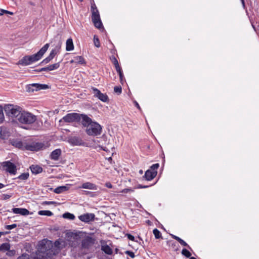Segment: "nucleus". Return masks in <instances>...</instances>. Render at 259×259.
Masks as SVG:
<instances>
[{
	"mask_svg": "<svg viewBox=\"0 0 259 259\" xmlns=\"http://www.w3.org/2000/svg\"><path fill=\"white\" fill-rule=\"evenodd\" d=\"M61 242L59 240H56L54 243L52 241L47 239H44L38 244V246L42 250L46 252L51 258L57 254L61 249Z\"/></svg>",
	"mask_w": 259,
	"mask_h": 259,
	"instance_id": "nucleus-1",
	"label": "nucleus"
},
{
	"mask_svg": "<svg viewBox=\"0 0 259 259\" xmlns=\"http://www.w3.org/2000/svg\"><path fill=\"white\" fill-rule=\"evenodd\" d=\"M49 44H45L36 54L32 55H26L18 62V64L27 66L39 60L48 50Z\"/></svg>",
	"mask_w": 259,
	"mask_h": 259,
	"instance_id": "nucleus-2",
	"label": "nucleus"
},
{
	"mask_svg": "<svg viewBox=\"0 0 259 259\" xmlns=\"http://www.w3.org/2000/svg\"><path fill=\"white\" fill-rule=\"evenodd\" d=\"M22 109L21 107L13 104H6L4 107L6 115L15 121H17Z\"/></svg>",
	"mask_w": 259,
	"mask_h": 259,
	"instance_id": "nucleus-3",
	"label": "nucleus"
},
{
	"mask_svg": "<svg viewBox=\"0 0 259 259\" xmlns=\"http://www.w3.org/2000/svg\"><path fill=\"white\" fill-rule=\"evenodd\" d=\"M17 121L20 123L25 124H30L34 123L36 120V116L31 113L25 110H22L20 115L18 116Z\"/></svg>",
	"mask_w": 259,
	"mask_h": 259,
	"instance_id": "nucleus-4",
	"label": "nucleus"
},
{
	"mask_svg": "<svg viewBox=\"0 0 259 259\" xmlns=\"http://www.w3.org/2000/svg\"><path fill=\"white\" fill-rule=\"evenodd\" d=\"M80 114L76 112L67 113L59 121V125L63 126L65 123L80 122Z\"/></svg>",
	"mask_w": 259,
	"mask_h": 259,
	"instance_id": "nucleus-5",
	"label": "nucleus"
},
{
	"mask_svg": "<svg viewBox=\"0 0 259 259\" xmlns=\"http://www.w3.org/2000/svg\"><path fill=\"white\" fill-rule=\"evenodd\" d=\"M102 132V126L96 121H94L85 130L88 135L94 137L100 135Z\"/></svg>",
	"mask_w": 259,
	"mask_h": 259,
	"instance_id": "nucleus-6",
	"label": "nucleus"
},
{
	"mask_svg": "<svg viewBox=\"0 0 259 259\" xmlns=\"http://www.w3.org/2000/svg\"><path fill=\"white\" fill-rule=\"evenodd\" d=\"M45 142H35L25 143V150L31 151H39L47 148Z\"/></svg>",
	"mask_w": 259,
	"mask_h": 259,
	"instance_id": "nucleus-7",
	"label": "nucleus"
},
{
	"mask_svg": "<svg viewBox=\"0 0 259 259\" xmlns=\"http://www.w3.org/2000/svg\"><path fill=\"white\" fill-rule=\"evenodd\" d=\"M1 166L4 170L9 173L10 175H15L17 174V166L11 161H6L1 163Z\"/></svg>",
	"mask_w": 259,
	"mask_h": 259,
	"instance_id": "nucleus-8",
	"label": "nucleus"
},
{
	"mask_svg": "<svg viewBox=\"0 0 259 259\" xmlns=\"http://www.w3.org/2000/svg\"><path fill=\"white\" fill-rule=\"evenodd\" d=\"M50 88V87L48 84L37 83L30 84L26 86V90L29 92H33L34 91L44 90L49 89Z\"/></svg>",
	"mask_w": 259,
	"mask_h": 259,
	"instance_id": "nucleus-9",
	"label": "nucleus"
},
{
	"mask_svg": "<svg viewBox=\"0 0 259 259\" xmlns=\"http://www.w3.org/2000/svg\"><path fill=\"white\" fill-rule=\"evenodd\" d=\"M93 94L94 97L97 98L103 102H107L109 101V98L106 94H103L98 89L93 87Z\"/></svg>",
	"mask_w": 259,
	"mask_h": 259,
	"instance_id": "nucleus-10",
	"label": "nucleus"
},
{
	"mask_svg": "<svg viewBox=\"0 0 259 259\" xmlns=\"http://www.w3.org/2000/svg\"><path fill=\"white\" fill-rule=\"evenodd\" d=\"M68 142L72 146H83L85 142L79 137L71 136L68 138Z\"/></svg>",
	"mask_w": 259,
	"mask_h": 259,
	"instance_id": "nucleus-11",
	"label": "nucleus"
},
{
	"mask_svg": "<svg viewBox=\"0 0 259 259\" xmlns=\"http://www.w3.org/2000/svg\"><path fill=\"white\" fill-rule=\"evenodd\" d=\"M95 215L93 213H86L78 216L79 220L85 223H89L95 220Z\"/></svg>",
	"mask_w": 259,
	"mask_h": 259,
	"instance_id": "nucleus-12",
	"label": "nucleus"
},
{
	"mask_svg": "<svg viewBox=\"0 0 259 259\" xmlns=\"http://www.w3.org/2000/svg\"><path fill=\"white\" fill-rule=\"evenodd\" d=\"M94 17H92V20L94 24V26L98 29L103 31L105 30L102 22L101 21L100 15H95L93 14Z\"/></svg>",
	"mask_w": 259,
	"mask_h": 259,
	"instance_id": "nucleus-13",
	"label": "nucleus"
},
{
	"mask_svg": "<svg viewBox=\"0 0 259 259\" xmlns=\"http://www.w3.org/2000/svg\"><path fill=\"white\" fill-rule=\"evenodd\" d=\"M79 119L80 121L81 119V124L84 127H88L94 122L90 117L84 114H80Z\"/></svg>",
	"mask_w": 259,
	"mask_h": 259,
	"instance_id": "nucleus-14",
	"label": "nucleus"
},
{
	"mask_svg": "<svg viewBox=\"0 0 259 259\" xmlns=\"http://www.w3.org/2000/svg\"><path fill=\"white\" fill-rule=\"evenodd\" d=\"M31 259H51L49 257L48 255L46 254V252L40 249V247L38 246L36 254L33 256H31Z\"/></svg>",
	"mask_w": 259,
	"mask_h": 259,
	"instance_id": "nucleus-15",
	"label": "nucleus"
},
{
	"mask_svg": "<svg viewBox=\"0 0 259 259\" xmlns=\"http://www.w3.org/2000/svg\"><path fill=\"white\" fill-rule=\"evenodd\" d=\"M95 242V239L90 236H86L81 241V245L84 248H88Z\"/></svg>",
	"mask_w": 259,
	"mask_h": 259,
	"instance_id": "nucleus-16",
	"label": "nucleus"
},
{
	"mask_svg": "<svg viewBox=\"0 0 259 259\" xmlns=\"http://www.w3.org/2000/svg\"><path fill=\"white\" fill-rule=\"evenodd\" d=\"M157 174V171H151V169H148L145 171L143 178L145 180L150 181L153 180L156 176Z\"/></svg>",
	"mask_w": 259,
	"mask_h": 259,
	"instance_id": "nucleus-17",
	"label": "nucleus"
},
{
	"mask_svg": "<svg viewBox=\"0 0 259 259\" xmlns=\"http://www.w3.org/2000/svg\"><path fill=\"white\" fill-rule=\"evenodd\" d=\"M56 54V51L55 50H52L50 52L49 55L44 59L42 61H41L38 65H44L49 63L55 56Z\"/></svg>",
	"mask_w": 259,
	"mask_h": 259,
	"instance_id": "nucleus-18",
	"label": "nucleus"
},
{
	"mask_svg": "<svg viewBox=\"0 0 259 259\" xmlns=\"http://www.w3.org/2000/svg\"><path fill=\"white\" fill-rule=\"evenodd\" d=\"M12 211L15 214H19L22 215H27L30 214L29 211L25 208H13Z\"/></svg>",
	"mask_w": 259,
	"mask_h": 259,
	"instance_id": "nucleus-19",
	"label": "nucleus"
},
{
	"mask_svg": "<svg viewBox=\"0 0 259 259\" xmlns=\"http://www.w3.org/2000/svg\"><path fill=\"white\" fill-rule=\"evenodd\" d=\"M61 154V150L60 149H56L53 150L50 156L52 160H58Z\"/></svg>",
	"mask_w": 259,
	"mask_h": 259,
	"instance_id": "nucleus-20",
	"label": "nucleus"
},
{
	"mask_svg": "<svg viewBox=\"0 0 259 259\" xmlns=\"http://www.w3.org/2000/svg\"><path fill=\"white\" fill-rule=\"evenodd\" d=\"M29 168L31 172L34 175H37L42 172L43 169L42 167L38 165H31L30 166Z\"/></svg>",
	"mask_w": 259,
	"mask_h": 259,
	"instance_id": "nucleus-21",
	"label": "nucleus"
},
{
	"mask_svg": "<svg viewBox=\"0 0 259 259\" xmlns=\"http://www.w3.org/2000/svg\"><path fill=\"white\" fill-rule=\"evenodd\" d=\"M80 188H83V189L93 190H97L98 187L95 184H93V183H92L90 182H86V183H83L81 185V186H80Z\"/></svg>",
	"mask_w": 259,
	"mask_h": 259,
	"instance_id": "nucleus-22",
	"label": "nucleus"
},
{
	"mask_svg": "<svg viewBox=\"0 0 259 259\" xmlns=\"http://www.w3.org/2000/svg\"><path fill=\"white\" fill-rule=\"evenodd\" d=\"M29 177V172H24L21 174L18 177L15 178V180H18L16 182L18 184L20 183L21 181H25L28 179Z\"/></svg>",
	"mask_w": 259,
	"mask_h": 259,
	"instance_id": "nucleus-23",
	"label": "nucleus"
},
{
	"mask_svg": "<svg viewBox=\"0 0 259 259\" xmlns=\"http://www.w3.org/2000/svg\"><path fill=\"white\" fill-rule=\"evenodd\" d=\"M70 63H76L79 64H85L86 62L84 58L81 56H77L74 57V59L70 61Z\"/></svg>",
	"mask_w": 259,
	"mask_h": 259,
	"instance_id": "nucleus-24",
	"label": "nucleus"
},
{
	"mask_svg": "<svg viewBox=\"0 0 259 259\" xmlns=\"http://www.w3.org/2000/svg\"><path fill=\"white\" fill-rule=\"evenodd\" d=\"M12 145L20 149L25 150V143L21 141L16 140L12 143Z\"/></svg>",
	"mask_w": 259,
	"mask_h": 259,
	"instance_id": "nucleus-25",
	"label": "nucleus"
},
{
	"mask_svg": "<svg viewBox=\"0 0 259 259\" xmlns=\"http://www.w3.org/2000/svg\"><path fill=\"white\" fill-rule=\"evenodd\" d=\"M69 188V187L67 186H61L54 189L53 191L56 194H60L63 192L68 190Z\"/></svg>",
	"mask_w": 259,
	"mask_h": 259,
	"instance_id": "nucleus-26",
	"label": "nucleus"
},
{
	"mask_svg": "<svg viewBox=\"0 0 259 259\" xmlns=\"http://www.w3.org/2000/svg\"><path fill=\"white\" fill-rule=\"evenodd\" d=\"M74 45L72 39L70 37L67 39L66 42V50L71 51L74 49Z\"/></svg>",
	"mask_w": 259,
	"mask_h": 259,
	"instance_id": "nucleus-27",
	"label": "nucleus"
},
{
	"mask_svg": "<svg viewBox=\"0 0 259 259\" xmlns=\"http://www.w3.org/2000/svg\"><path fill=\"white\" fill-rule=\"evenodd\" d=\"M101 250L108 255L112 254L113 250L107 244L102 245L101 246Z\"/></svg>",
	"mask_w": 259,
	"mask_h": 259,
	"instance_id": "nucleus-28",
	"label": "nucleus"
},
{
	"mask_svg": "<svg viewBox=\"0 0 259 259\" xmlns=\"http://www.w3.org/2000/svg\"><path fill=\"white\" fill-rule=\"evenodd\" d=\"M61 62V61L47 66L46 68L47 69V72L55 70L58 69L60 66Z\"/></svg>",
	"mask_w": 259,
	"mask_h": 259,
	"instance_id": "nucleus-29",
	"label": "nucleus"
},
{
	"mask_svg": "<svg viewBox=\"0 0 259 259\" xmlns=\"http://www.w3.org/2000/svg\"><path fill=\"white\" fill-rule=\"evenodd\" d=\"M167 244L171 246L175 251H177L179 249V245L172 240H168L167 241Z\"/></svg>",
	"mask_w": 259,
	"mask_h": 259,
	"instance_id": "nucleus-30",
	"label": "nucleus"
},
{
	"mask_svg": "<svg viewBox=\"0 0 259 259\" xmlns=\"http://www.w3.org/2000/svg\"><path fill=\"white\" fill-rule=\"evenodd\" d=\"M38 214L40 215H46L48 217H51L53 215V213L51 211L48 210H39L38 212Z\"/></svg>",
	"mask_w": 259,
	"mask_h": 259,
	"instance_id": "nucleus-31",
	"label": "nucleus"
},
{
	"mask_svg": "<svg viewBox=\"0 0 259 259\" xmlns=\"http://www.w3.org/2000/svg\"><path fill=\"white\" fill-rule=\"evenodd\" d=\"M63 217L69 220H73L75 218V215L73 213L68 212H66L63 213Z\"/></svg>",
	"mask_w": 259,
	"mask_h": 259,
	"instance_id": "nucleus-32",
	"label": "nucleus"
},
{
	"mask_svg": "<svg viewBox=\"0 0 259 259\" xmlns=\"http://www.w3.org/2000/svg\"><path fill=\"white\" fill-rule=\"evenodd\" d=\"M10 243H4L0 246V251H7L10 249Z\"/></svg>",
	"mask_w": 259,
	"mask_h": 259,
	"instance_id": "nucleus-33",
	"label": "nucleus"
},
{
	"mask_svg": "<svg viewBox=\"0 0 259 259\" xmlns=\"http://www.w3.org/2000/svg\"><path fill=\"white\" fill-rule=\"evenodd\" d=\"M91 11L92 12V17H94L93 14H94L95 15H100L96 5H92V6H91Z\"/></svg>",
	"mask_w": 259,
	"mask_h": 259,
	"instance_id": "nucleus-34",
	"label": "nucleus"
},
{
	"mask_svg": "<svg viewBox=\"0 0 259 259\" xmlns=\"http://www.w3.org/2000/svg\"><path fill=\"white\" fill-rule=\"evenodd\" d=\"M153 233L156 239L162 238L161 232L157 228L153 229Z\"/></svg>",
	"mask_w": 259,
	"mask_h": 259,
	"instance_id": "nucleus-35",
	"label": "nucleus"
},
{
	"mask_svg": "<svg viewBox=\"0 0 259 259\" xmlns=\"http://www.w3.org/2000/svg\"><path fill=\"white\" fill-rule=\"evenodd\" d=\"M182 254L187 258H190L191 256V252L187 249L183 248L182 250Z\"/></svg>",
	"mask_w": 259,
	"mask_h": 259,
	"instance_id": "nucleus-36",
	"label": "nucleus"
},
{
	"mask_svg": "<svg viewBox=\"0 0 259 259\" xmlns=\"http://www.w3.org/2000/svg\"><path fill=\"white\" fill-rule=\"evenodd\" d=\"M94 43L95 46L97 48L100 47L101 45H100V40H99V39L98 36L96 35H94Z\"/></svg>",
	"mask_w": 259,
	"mask_h": 259,
	"instance_id": "nucleus-37",
	"label": "nucleus"
},
{
	"mask_svg": "<svg viewBox=\"0 0 259 259\" xmlns=\"http://www.w3.org/2000/svg\"><path fill=\"white\" fill-rule=\"evenodd\" d=\"M17 259H31V256L26 253H23L19 256Z\"/></svg>",
	"mask_w": 259,
	"mask_h": 259,
	"instance_id": "nucleus-38",
	"label": "nucleus"
},
{
	"mask_svg": "<svg viewBox=\"0 0 259 259\" xmlns=\"http://www.w3.org/2000/svg\"><path fill=\"white\" fill-rule=\"evenodd\" d=\"M4 108L0 105V123H2L4 120V115L3 113Z\"/></svg>",
	"mask_w": 259,
	"mask_h": 259,
	"instance_id": "nucleus-39",
	"label": "nucleus"
},
{
	"mask_svg": "<svg viewBox=\"0 0 259 259\" xmlns=\"http://www.w3.org/2000/svg\"><path fill=\"white\" fill-rule=\"evenodd\" d=\"M114 91L115 93H117L118 95H119L122 92V88L120 85L115 86L114 88Z\"/></svg>",
	"mask_w": 259,
	"mask_h": 259,
	"instance_id": "nucleus-40",
	"label": "nucleus"
},
{
	"mask_svg": "<svg viewBox=\"0 0 259 259\" xmlns=\"http://www.w3.org/2000/svg\"><path fill=\"white\" fill-rule=\"evenodd\" d=\"M159 167V164L158 163L152 164L149 169H151V171H157V169Z\"/></svg>",
	"mask_w": 259,
	"mask_h": 259,
	"instance_id": "nucleus-41",
	"label": "nucleus"
},
{
	"mask_svg": "<svg viewBox=\"0 0 259 259\" xmlns=\"http://www.w3.org/2000/svg\"><path fill=\"white\" fill-rule=\"evenodd\" d=\"M179 242L181 244V245L187 247L189 249L192 250L191 247L184 240L181 238L179 240Z\"/></svg>",
	"mask_w": 259,
	"mask_h": 259,
	"instance_id": "nucleus-42",
	"label": "nucleus"
},
{
	"mask_svg": "<svg viewBox=\"0 0 259 259\" xmlns=\"http://www.w3.org/2000/svg\"><path fill=\"white\" fill-rule=\"evenodd\" d=\"M7 251L8 252L6 253V254L9 256H13L15 255L16 252L15 249L10 250V249L7 250Z\"/></svg>",
	"mask_w": 259,
	"mask_h": 259,
	"instance_id": "nucleus-43",
	"label": "nucleus"
},
{
	"mask_svg": "<svg viewBox=\"0 0 259 259\" xmlns=\"http://www.w3.org/2000/svg\"><path fill=\"white\" fill-rule=\"evenodd\" d=\"M16 227H17L16 224H13L12 225H6L5 226V228L6 229L10 230L15 228Z\"/></svg>",
	"mask_w": 259,
	"mask_h": 259,
	"instance_id": "nucleus-44",
	"label": "nucleus"
},
{
	"mask_svg": "<svg viewBox=\"0 0 259 259\" xmlns=\"http://www.w3.org/2000/svg\"><path fill=\"white\" fill-rule=\"evenodd\" d=\"M125 253L128 255H129L132 258H134L135 257V253L133 251L131 250H126L125 251Z\"/></svg>",
	"mask_w": 259,
	"mask_h": 259,
	"instance_id": "nucleus-45",
	"label": "nucleus"
},
{
	"mask_svg": "<svg viewBox=\"0 0 259 259\" xmlns=\"http://www.w3.org/2000/svg\"><path fill=\"white\" fill-rule=\"evenodd\" d=\"M57 204V202L56 201H43L41 203L42 205H50V204Z\"/></svg>",
	"mask_w": 259,
	"mask_h": 259,
	"instance_id": "nucleus-46",
	"label": "nucleus"
},
{
	"mask_svg": "<svg viewBox=\"0 0 259 259\" xmlns=\"http://www.w3.org/2000/svg\"><path fill=\"white\" fill-rule=\"evenodd\" d=\"M115 67L116 71L118 72V74H120L123 73L122 69L120 67L119 64L115 66Z\"/></svg>",
	"mask_w": 259,
	"mask_h": 259,
	"instance_id": "nucleus-47",
	"label": "nucleus"
},
{
	"mask_svg": "<svg viewBox=\"0 0 259 259\" xmlns=\"http://www.w3.org/2000/svg\"><path fill=\"white\" fill-rule=\"evenodd\" d=\"M125 236H126L129 240L133 241H135V238L133 235L127 233L126 234H125Z\"/></svg>",
	"mask_w": 259,
	"mask_h": 259,
	"instance_id": "nucleus-48",
	"label": "nucleus"
},
{
	"mask_svg": "<svg viewBox=\"0 0 259 259\" xmlns=\"http://www.w3.org/2000/svg\"><path fill=\"white\" fill-rule=\"evenodd\" d=\"M111 59H112V62L114 64V66H116V65H117L119 64L118 60L114 56H112Z\"/></svg>",
	"mask_w": 259,
	"mask_h": 259,
	"instance_id": "nucleus-49",
	"label": "nucleus"
},
{
	"mask_svg": "<svg viewBox=\"0 0 259 259\" xmlns=\"http://www.w3.org/2000/svg\"><path fill=\"white\" fill-rule=\"evenodd\" d=\"M34 72H39L41 71H47V69L46 68V67L41 68L40 69H36L33 70Z\"/></svg>",
	"mask_w": 259,
	"mask_h": 259,
	"instance_id": "nucleus-50",
	"label": "nucleus"
},
{
	"mask_svg": "<svg viewBox=\"0 0 259 259\" xmlns=\"http://www.w3.org/2000/svg\"><path fill=\"white\" fill-rule=\"evenodd\" d=\"M82 194H85L86 195H89L91 197H93L94 196L93 192H91V191H83V192Z\"/></svg>",
	"mask_w": 259,
	"mask_h": 259,
	"instance_id": "nucleus-51",
	"label": "nucleus"
},
{
	"mask_svg": "<svg viewBox=\"0 0 259 259\" xmlns=\"http://www.w3.org/2000/svg\"><path fill=\"white\" fill-rule=\"evenodd\" d=\"M11 197V195L9 194H2V198L3 200H7Z\"/></svg>",
	"mask_w": 259,
	"mask_h": 259,
	"instance_id": "nucleus-52",
	"label": "nucleus"
},
{
	"mask_svg": "<svg viewBox=\"0 0 259 259\" xmlns=\"http://www.w3.org/2000/svg\"><path fill=\"white\" fill-rule=\"evenodd\" d=\"M0 11L3 12V13H5V14H10L11 15H14L13 12L8 11V10H4V9H0Z\"/></svg>",
	"mask_w": 259,
	"mask_h": 259,
	"instance_id": "nucleus-53",
	"label": "nucleus"
},
{
	"mask_svg": "<svg viewBox=\"0 0 259 259\" xmlns=\"http://www.w3.org/2000/svg\"><path fill=\"white\" fill-rule=\"evenodd\" d=\"M133 191H134L131 188H125L122 191V192L124 193H127Z\"/></svg>",
	"mask_w": 259,
	"mask_h": 259,
	"instance_id": "nucleus-54",
	"label": "nucleus"
},
{
	"mask_svg": "<svg viewBox=\"0 0 259 259\" xmlns=\"http://www.w3.org/2000/svg\"><path fill=\"white\" fill-rule=\"evenodd\" d=\"M119 79L120 83L123 84V81H124V75L123 73L119 74Z\"/></svg>",
	"mask_w": 259,
	"mask_h": 259,
	"instance_id": "nucleus-55",
	"label": "nucleus"
},
{
	"mask_svg": "<svg viewBox=\"0 0 259 259\" xmlns=\"http://www.w3.org/2000/svg\"><path fill=\"white\" fill-rule=\"evenodd\" d=\"M149 187V186L143 185H141V184H139L137 186V188H138V189L147 188H148Z\"/></svg>",
	"mask_w": 259,
	"mask_h": 259,
	"instance_id": "nucleus-56",
	"label": "nucleus"
},
{
	"mask_svg": "<svg viewBox=\"0 0 259 259\" xmlns=\"http://www.w3.org/2000/svg\"><path fill=\"white\" fill-rule=\"evenodd\" d=\"M170 236L171 237L176 240L177 241H178V242L179 241V240L181 239V238H180L179 237L177 236H176L175 235H173V234H170Z\"/></svg>",
	"mask_w": 259,
	"mask_h": 259,
	"instance_id": "nucleus-57",
	"label": "nucleus"
},
{
	"mask_svg": "<svg viewBox=\"0 0 259 259\" xmlns=\"http://www.w3.org/2000/svg\"><path fill=\"white\" fill-rule=\"evenodd\" d=\"M9 233H10V231L0 232V237L2 235H7V234H8Z\"/></svg>",
	"mask_w": 259,
	"mask_h": 259,
	"instance_id": "nucleus-58",
	"label": "nucleus"
},
{
	"mask_svg": "<svg viewBox=\"0 0 259 259\" xmlns=\"http://www.w3.org/2000/svg\"><path fill=\"white\" fill-rule=\"evenodd\" d=\"M105 185L108 188H110L111 189V188H112V187H113L112 185L110 182L106 183Z\"/></svg>",
	"mask_w": 259,
	"mask_h": 259,
	"instance_id": "nucleus-59",
	"label": "nucleus"
},
{
	"mask_svg": "<svg viewBox=\"0 0 259 259\" xmlns=\"http://www.w3.org/2000/svg\"><path fill=\"white\" fill-rule=\"evenodd\" d=\"M134 104H135V105L136 107H137L139 110H141V108H140V105H139L138 103L135 101H134Z\"/></svg>",
	"mask_w": 259,
	"mask_h": 259,
	"instance_id": "nucleus-60",
	"label": "nucleus"
},
{
	"mask_svg": "<svg viewBox=\"0 0 259 259\" xmlns=\"http://www.w3.org/2000/svg\"><path fill=\"white\" fill-rule=\"evenodd\" d=\"M100 147L101 148V149L104 151H108V149L106 147H104V146H100Z\"/></svg>",
	"mask_w": 259,
	"mask_h": 259,
	"instance_id": "nucleus-61",
	"label": "nucleus"
},
{
	"mask_svg": "<svg viewBox=\"0 0 259 259\" xmlns=\"http://www.w3.org/2000/svg\"><path fill=\"white\" fill-rule=\"evenodd\" d=\"M29 4L31 6H34L35 5V3L32 2H29Z\"/></svg>",
	"mask_w": 259,
	"mask_h": 259,
	"instance_id": "nucleus-62",
	"label": "nucleus"
},
{
	"mask_svg": "<svg viewBox=\"0 0 259 259\" xmlns=\"http://www.w3.org/2000/svg\"><path fill=\"white\" fill-rule=\"evenodd\" d=\"M91 5L92 6V5H96L94 2V0H90Z\"/></svg>",
	"mask_w": 259,
	"mask_h": 259,
	"instance_id": "nucleus-63",
	"label": "nucleus"
},
{
	"mask_svg": "<svg viewBox=\"0 0 259 259\" xmlns=\"http://www.w3.org/2000/svg\"><path fill=\"white\" fill-rule=\"evenodd\" d=\"M241 3H242V6H243V8L245 9V5L244 1H243L242 2H241Z\"/></svg>",
	"mask_w": 259,
	"mask_h": 259,
	"instance_id": "nucleus-64",
	"label": "nucleus"
}]
</instances>
